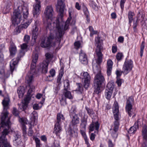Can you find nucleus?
<instances>
[{
  "mask_svg": "<svg viewBox=\"0 0 147 147\" xmlns=\"http://www.w3.org/2000/svg\"><path fill=\"white\" fill-rule=\"evenodd\" d=\"M13 136L14 137L13 144L15 145L18 146L21 142L20 135L19 132H15Z\"/></svg>",
  "mask_w": 147,
  "mask_h": 147,
  "instance_id": "nucleus-22",
  "label": "nucleus"
},
{
  "mask_svg": "<svg viewBox=\"0 0 147 147\" xmlns=\"http://www.w3.org/2000/svg\"><path fill=\"white\" fill-rule=\"evenodd\" d=\"M49 73L50 75L47 76L45 79V81H51V80L50 79L51 77H53L55 75V71L54 69H51L49 71Z\"/></svg>",
  "mask_w": 147,
  "mask_h": 147,
  "instance_id": "nucleus-31",
  "label": "nucleus"
},
{
  "mask_svg": "<svg viewBox=\"0 0 147 147\" xmlns=\"http://www.w3.org/2000/svg\"><path fill=\"white\" fill-rule=\"evenodd\" d=\"M65 1V0H58L57 4L56 6V11L59 12V15L61 17L63 16L64 12Z\"/></svg>",
  "mask_w": 147,
  "mask_h": 147,
  "instance_id": "nucleus-16",
  "label": "nucleus"
},
{
  "mask_svg": "<svg viewBox=\"0 0 147 147\" xmlns=\"http://www.w3.org/2000/svg\"><path fill=\"white\" fill-rule=\"evenodd\" d=\"M10 53V55L13 57L17 52L16 46L14 44H11L9 49Z\"/></svg>",
  "mask_w": 147,
  "mask_h": 147,
  "instance_id": "nucleus-29",
  "label": "nucleus"
},
{
  "mask_svg": "<svg viewBox=\"0 0 147 147\" xmlns=\"http://www.w3.org/2000/svg\"><path fill=\"white\" fill-rule=\"evenodd\" d=\"M61 129L60 124L58 123H56L55 125L53 132L57 136H59L61 131Z\"/></svg>",
  "mask_w": 147,
  "mask_h": 147,
  "instance_id": "nucleus-24",
  "label": "nucleus"
},
{
  "mask_svg": "<svg viewBox=\"0 0 147 147\" xmlns=\"http://www.w3.org/2000/svg\"><path fill=\"white\" fill-rule=\"evenodd\" d=\"M122 73H123V71H121V70H117L116 72V74L117 75V78H119Z\"/></svg>",
  "mask_w": 147,
  "mask_h": 147,
  "instance_id": "nucleus-57",
  "label": "nucleus"
},
{
  "mask_svg": "<svg viewBox=\"0 0 147 147\" xmlns=\"http://www.w3.org/2000/svg\"><path fill=\"white\" fill-rule=\"evenodd\" d=\"M78 87L76 91L77 93L81 94L82 93L83 90V87L81 83H77V84Z\"/></svg>",
  "mask_w": 147,
  "mask_h": 147,
  "instance_id": "nucleus-36",
  "label": "nucleus"
},
{
  "mask_svg": "<svg viewBox=\"0 0 147 147\" xmlns=\"http://www.w3.org/2000/svg\"><path fill=\"white\" fill-rule=\"evenodd\" d=\"M69 90H63L62 96L64 97L65 98H68L71 99L73 98L71 92L69 91Z\"/></svg>",
  "mask_w": 147,
  "mask_h": 147,
  "instance_id": "nucleus-28",
  "label": "nucleus"
},
{
  "mask_svg": "<svg viewBox=\"0 0 147 147\" xmlns=\"http://www.w3.org/2000/svg\"><path fill=\"white\" fill-rule=\"evenodd\" d=\"M117 46L115 45H113L112 48V52L113 53H115L117 51Z\"/></svg>",
  "mask_w": 147,
  "mask_h": 147,
  "instance_id": "nucleus-58",
  "label": "nucleus"
},
{
  "mask_svg": "<svg viewBox=\"0 0 147 147\" xmlns=\"http://www.w3.org/2000/svg\"><path fill=\"white\" fill-rule=\"evenodd\" d=\"M125 1L126 0H121L120 5L122 11H123V10L124 4Z\"/></svg>",
  "mask_w": 147,
  "mask_h": 147,
  "instance_id": "nucleus-55",
  "label": "nucleus"
},
{
  "mask_svg": "<svg viewBox=\"0 0 147 147\" xmlns=\"http://www.w3.org/2000/svg\"><path fill=\"white\" fill-rule=\"evenodd\" d=\"M61 104L63 106H65L67 105L66 99L62 96L60 100Z\"/></svg>",
  "mask_w": 147,
  "mask_h": 147,
  "instance_id": "nucleus-47",
  "label": "nucleus"
},
{
  "mask_svg": "<svg viewBox=\"0 0 147 147\" xmlns=\"http://www.w3.org/2000/svg\"><path fill=\"white\" fill-rule=\"evenodd\" d=\"M64 74V68L63 67H61L60 69L59 70V76H63Z\"/></svg>",
  "mask_w": 147,
  "mask_h": 147,
  "instance_id": "nucleus-60",
  "label": "nucleus"
},
{
  "mask_svg": "<svg viewBox=\"0 0 147 147\" xmlns=\"http://www.w3.org/2000/svg\"><path fill=\"white\" fill-rule=\"evenodd\" d=\"M46 59L43 61L41 64V67L43 73H46L47 72L48 66L50 60L52 57V55L49 53L45 54Z\"/></svg>",
  "mask_w": 147,
  "mask_h": 147,
  "instance_id": "nucleus-13",
  "label": "nucleus"
},
{
  "mask_svg": "<svg viewBox=\"0 0 147 147\" xmlns=\"http://www.w3.org/2000/svg\"><path fill=\"white\" fill-rule=\"evenodd\" d=\"M86 109L88 114L90 116H92L94 114V112L92 109H90L87 107H86Z\"/></svg>",
  "mask_w": 147,
  "mask_h": 147,
  "instance_id": "nucleus-49",
  "label": "nucleus"
},
{
  "mask_svg": "<svg viewBox=\"0 0 147 147\" xmlns=\"http://www.w3.org/2000/svg\"><path fill=\"white\" fill-rule=\"evenodd\" d=\"M96 63L92 65L94 73L96 74L94 79V85L101 86L104 83L105 78L101 73V68L99 65L100 63Z\"/></svg>",
  "mask_w": 147,
  "mask_h": 147,
  "instance_id": "nucleus-7",
  "label": "nucleus"
},
{
  "mask_svg": "<svg viewBox=\"0 0 147 147\" xmlns=\"http://www.w3.org/2000/svg\"><path fill=\"white\" fill-rule=\"evenodd\" d=\"M38 57V53L36 51L34 52L32 56V60L31 64L30 70L28 72L26 77V80L30 87V89L28 92V94H30L33 91L35 90V86L31 85V84L33 80V76L36 74L35 68Z\"/></svg>",
  "mask_w": 147,
  "mask_h": 147,
  "instance_id": "nucleus-4",
  "label": "nucleus"
},
{
  "mask_svg": "<svg viewBox=\"0 0 147 147\" xmlns=\"http://www.w3.org/2000/svg\"><path fill=\"white\" fill-rule=\"evenodd\" d=\"M118 123L116 122L115 124H114V127L113 129V132L111 133V135L114 138H116L117 136V131L119 126H118Z\"/></svg>",
  "mask_w": 147,
  "mask_h": 147,
  "instance_id": "nucleus-27",
  "label": "nucleus"
},
{
  "mask_svg": "<svg viewBox=\"0 0 147 147\" xmlns=\"http://www.w3.org/2000/svg\"><path fill=\"white\" fill-rule=\"evenodd\" d=\"M41 2L36 3L33 5L32 13L34 17L37 18L40 14L41 7Z\"/></svg>",
  "mask_w": 147,
  "mask_h": 147,
  "instance_id": "nucleus-17",
  "label": "nucleus"
},
{
  "mask_svg": "<svg viewBox=\"0 0 147 147\" xmlns=\"http://www.w3.org/2000/svg\"><path fill=\"white\" fill-rule=\"evenodd\" d=\"M112 91L105 90V96L107 99H109L111 98L112 95Z\"/></svg>",
  "mask_w": 147,
  "mask_h": 147,
  "instance_id": "nucleus-44",
  "label": "nucleus"
},
{
  "mask_svg": "<svg viewBox=\"0 0 147 147\" xmlns=\"http://www.w3.org/2000/svg\"><path fill=\"white\" fill-rule=\"evenodd\" d=\"M80 78L83 80L82 82L85 88H88L90 85L91 79L90 76L89 74L87 72L81 73Z\"/></svg>",
  "mask_w": 147,
  "mask_h": 147,
  "instance_id": "nucleus-12",
  "label": "nucleus"
},
{
  "mask_svg": "<svg viewBox=\"0 0 147 147\" xmlns=\"http://www.w3.org/2000/svg\"><path fill=\"white\" fill-rule=\"evenodd\" d=\"M124 40V38L122 36H119L118 39V41L120 43H123Z\"/></svg>",
  "mask_w": 147,
  "mask_h": 147,
  "instance_id": "nucleus-63",
  "label": "nucleus"
},
{
  "mask_svg": "<svg viewBox=\"0 0 147 147\" xmlns=\"http://www.w3.org/2000/svg\"><path fill=\"white\" fill-rule=\"evenodd\" d=\"M142 135L144 139L147 140V126L146 125H143L142 130Z\"/></svg>",
  "mask_w": 147,
  "mask_h": 147,
  "instance_id": "nucleus-32",
  "label": "nucleus"
},
{
  "mask_svg": "<svg viewBox=\"0 0 147 147\" xmlns=\"http://www.w3.org/2000/svg\"><path fill=\"white\" fill-rule=\"evenodd\" d=\"M113 113H119V106L117 102L115 101L114 102L113 105Z\"/></svg>",
  "mask_w": 147,
  "mask_h": 147,
  "instance_id": "nucleus-41",
  "label": "nucleus"
},
{
  "mask_svg": "<svg viewBox=\"0 0 147 147\" xmlns=\"http://www.w3.org/2000/svg\"><path fill=\"white\" fill-rule=\"evenodd\" d=\"M122 80V79H120L119 78H117L116 83L117 84L118 86L119 87L121 86Z\"/></svg>",
  "mask_w": 147,
  "mask_h": 147,
  "instance_id": "nucleus-59",
  "label": "nucleus"
},
{
  "mask_svg": "<svg viewBox=\"0 0 147 147\" xmlns=\"http://www.w3.org/2000/svg\"><path fill=\"white\" fill-rule=\"evenodd\" d=\"M108 143V147H114V144H113L111 140L109 139Z\"/></svg>",
  "mask_w": 147,
  "mask_h": 147,
  "instance_id": "nucleus-64",
  "label": "nucleus"
},
{
  "mask_svg": "<svg viewBox=\"0 0 147 147\" xmlns=\"http://www.w3.org/2000/svg\"><path fill=\"white\" fill-rule=\"evenodd\" d=\"M64 88L63 90H69V84L68 80H65L64 82Z\"/></svg>",
  "mask_w": 147,
  "mask_h": 147,
  "instance_id": "nucleus-45",
  "label": "nucleus"
},
{
  "mask_svg": "<svg viewBox=\"0 0 147 147\" xmlns=\"http://www.w3.org/2000/svg\"><path fill=\"white\" fill-rule=\"evenodd\" d=\"M12 113L13 115L16 116H18L19 115V112L17 109L15 107L13 108Z\"/></svg>",
  "mask_w": 147,
  "mask_h": 147,
  "instance_id": "nucleus-54",
  "label": "nucleus"
},
{
  "mask_svg": "<svg viewBox=\"0 0 147 147\" xmlns=\"http://www.w3.org/2000/svg\"><path fill=\"white\" fill-rule=\"evenodd\" d=\"M145 42L144 41L142 42L141 45L140 46V56L142 57L143 56V53L144 52V50L145 48Z\"/></svg>",
  "mask_w": 147,
  "mask_h": 147,
  "instance_id": "nucleus-42",
  "label": "nucleus"
},
{
  "mask_svg": "<svg viewBox=\"0 0 147 147\" xmlns=\"http://www.w3.org/2000/svg\"><path fill=\"white\" fill-rule=\"evenodd\" d=\"M134 15V12L129 11L128 12L129 23L131 24L133 19V16Z\"/></svg>",
  "mask_w": 147,
  "mask_h": 147,
  "instance_id": "nucleus-43",
  "label": "nucleus"
},
{
  "mask_svg": "<svg viewBox=\"0 0 147 147\" xmlns=\"http://www.w3.org/2000/svg\"><path fill=\"white\" fill-rule=\"evenodd\" d=\"M138 128V125L135 123L134 126L130 128L128 131V133L130 134H134Z\"/></svg>",
  "mask_w": 147,
  "mask_h": 147,
  "instance_id": "nucleus-33",
  "label": "nucleus"
},
{
  "mask_svg": "<svg viewBox=\"0 0 147 147\" xmlns=\"http://www.w3.org/2000/svg\"><path fill=\"white\" fill-rule=\"evenodd\" d=\"M30 100V98L28 96L26 97L23 101L21 104L19 105L18 109L22 111H24L27 107L28 104Z\"/></svg>",
  "mask_w": 147,
  "mask_h": 147,
  "instance_id": "nucleus-18",
  "label": "nucleus"
},
{
  "mask_svg": "<svg viewBox=\"0 0 147 147\" xmlns=\"http://www.w3.org/2000/svg\"><path fill=\"white\" fill-rule=\"evenodd\" d=\"M10 2L8 3L4 7L3 9V12L4 13H7L10 9V6L11 5Z\"/></svg>",
  "mask_w": 147,
  "mask_h": 147,
  "instance_id": "nucleus-38",
  "label": "nucleus"
},
{
  "mask_svg": "<svg viewBox=\"0 0 147 147\" xmlns=\"http://www.w3.org/2000/svg\"><path fill=\"white\" fill-rule=\"evenodd\" d=\"M101 86L96 85H94V93L97 94L99 95V93L101 92Z\"/></svg>",
  "mask_w": 147,
  "mask_h": 147,
  "instance_id": "nucleus-39",
  "label": "nucleus"
},
{
  "mask_svg": "<svg viewBox=\"0 0 147 147\" xmlns=\"http://www.w3.org/2000/svg\"><path fill=\"white\" fill-rule=\"evenodd\" d=\"M27 43H23L21 45V50L18 55V57L16 59H12L10 62V67L11 74H12L13 71L15 70L16 67V65L20 59L24 55L25 53L23 50L26 49L27 47Z\"/></svg>",
  "mask_w": 147,
  "mask_h": 147,
  "instance_id": "nucleus-9",
  "label": "nucleus"
},
{
  "mask_svg": "<svg viewBox=\"0 0 147 147\" xmlns=\"http://www.w3.org/2000/svg\"><path fill=\"white\" fill-rule=\"evenodd\" d=\"M114 115V118L115 119V121L114 122V124H115V123L116 122H117L118 123V126H119V113H113Z\"/></svg>",
  "mask_w": 147,
  "mask_h": 147,
  "instance_id": "nucleus-50",
  "label": "nucleus"
},
{
  "mask_svg": "<svg viewBox=\"0 0 147 147\" xmlns=\"http://www.w3.org/2000/svg\"><path fill=\"white\" fill-rule=\"evenodd\" d=\"M123 55V54L121 53H118L116 55V57L118 61L121 60L122 59Z\"/></svg>",
  "mask_w": 147,
  "mask_h": 147,
  "instance_id": "nucleus-48",
  "label": "nucleus"
},
{
  "mask_svg": "<svg viewBox=\"0 0 147 147\" xmlns=\"http://www.w3.org/2000/svg\"><path fill=\"white\" fill-rule=\"evenodd\" d=\"M66 134L68 137H69L70 140L71 137L76 136L77 133L74 131L72 130L71 128H69V129L66 131Z\"/></svg>",
  "mask_w": 147,
  "mask_h": 147,
  "instance_id": "nucleus-30",
  "label": "nucleus"
},
{
  "mask_svg": "<svg viewBox=\"0 0 147 147\" xmlns=\"http://www.w3.org/2000/svg\"><path fill=\"white\" fill-rule=\"evenodd\" d=\"M99 126L100 124L98 121H96V122L92 121L88 127L89 132H91L93 131L94 130L98 131Z\"/></svg>",
  "mask_w": 147,
  "mask_h": 147,
  "instance_id": "nucleus-20",
  "label": "nucleus"
},
{
  "mask_svg": "<svg viewBox=\"0 0 147 147\" xmlns=\"http://www.w3.org/2000/svg\"><path fill=\"white\" fill-rule=\"evenodd\" d=\"M74 45L75 47L77 49H78L81 47V43L79 41L75 42Z\"/></svg>",
  "mask_w": 147,
  "mask_h": 147,
  "instance_id": "nucleus-56",
  "label": "nucleus"
},
{
  "mask_svg": "<svg viewBox=\"0 0 147 147\" xmlns=\"http://www.w3.org/2000/svg\"><path fill=\"white\" fill-rule=\"evenodd\" d=\"M64 119L63 115L60 113L58 114L57 116V121L56 123H58L59 124L61 123V121Z\"/></svg>",
  "mask_w": 147,
  "mask_h": 147,
  "instance_id": "nucleus-40",
  "label": "nucleus"
},
{
  "mask_svg": "<svg viewBox=\"0 0 147 147\" xmlns=\"http://www.w3.org/2000/svg\"><path fill=\"white\" fill-rule=\"evenodd\" d=\"M53 13V9L51 5H48L46 7L44 12L45 18H43V22L46 29L51 28L53 25L51 22L52 21Z\"/></svg>",
  "mask_w": 147,
  "mask_h": 147,
  "instance_id": "nucleus-6",
  "label": "nucleus"
},
{
  "mask_svg": "<svg viewBox=\"0 0 147 147\" xmlns=\"http://www.w3.org/2000/svg\"><path fill=\"white\" fill-rule=\"evenodd\" d=\"M13 13L11 19L12 23L14 26L18 25L22 21L20 27L26 29L32 21L31 19H28V7L23 1H20L18 3L17 9L15 10Z\"/></svg>",
  "mask_w": 147,
  "mask_h": 147,
  "instance_id": "nucleus-1",
  "label": "nucleus"
},
{
  "mask_svg": "<svg viewBox=\"0 0 147 147\" xmlns=\"http://www.w3.org/2000/svg\"><path fill=\"white\" fill-rule=\"evenodd\" d=\"M133 67V62L131 59H126L123 67V72L125 75L131 71Z\"/></svg>",
  "mask_w": 147,
  "mask_h": 147,
  "instance_id": "nucleus-15",
  "label": "nucleus"
},
{
  "mask_svg": "<svg viewBox=\"0 0 147 147\" xmlns=\"http://www.w3.org/2000/svg\"><path fill=\"white\" fill-rule=\"evenodd\" d=\"M9 102L10 99L8 96L5 98L2 102L3 110L5 112L2 114L1 118V126L0 128L1 129H3V131L0 134V147L1 145H3V147H11L10 143L5 138L6 136L8 134L10 129V122L8 117V113L7 111L9 108Z\"/></svg>",
  "mask_w": 147,
  "mask_h": 147,
  "instance_id": "nucleus-2",
  "label": "nucleus"
},
{
  "mask_svg": "<svg viewBox=\"0 0 147 147\" xmlns=\"http://www.w3.org/2000/svg\"><path fill=\"white\" fill-rule=\"evenodd\" d=\"M90 6L94 10H96L98 9V7L97 5L94 2H91L90 3Z\"/></svg>",
  "mask_w": 147,
  "mask_h": 147,
  "instance_id": "nucleus-53",
  "label": "nucleus"
},
{
  "mask_svg": "<svg viewBox=\"0 0 147 147\" xmlns=\"http://www.w3.org/2000/svg\"><path fill=\"white\" fill-rule=\"evenodd\" d=\"M71 20V18H68L66 21L64 26H61L58 20L57 19L56 23L53 22L51 26V30L54 32V34L58 39L57 44L61 42L62 36L65 33V31L69 29V26Z\"/></svg>",
  "mask_w": 147,
  "mask_h": 147,
  "instance_id": "nucleus-5",
  "label": "nucleus"
},
{
  "mask_svg": "<svg viewBox=\"0 0 147 147\" xmlns=\"http://www.w3.org/2000/svg\"><path fill=\"white\" fill-rule=\"evenodd\" d=\"M84 139L85 141V144L87 145V147H90V144L88 142V139L87 137H85Z\"/></svg>",
  "mask_w": 147,
  "mask_h": 147,
  "instance_id": "nucleus-61",
  "label": "nucleus"
},
{
  "mask_svg": "<svg viewBox=\"0 0 147 147\" xmlns=\"http://www.w3.org/2000/svg\"><path fill=\"white\" fill-rule=\"evenodd\" d=\"M30 40V37L28 35H26L24 36V40L26 43H28L29 41Z\"/></svg>",
  "mask_w": 147,
  "mask_h": 147,
  "instance_id": "nucleus-52",
  "label": "nucleus"
},
{
  "mask_svg": "<svg viewBox=\"0 0 147 147\" xmlns=\"http://www.w3.org/2000/svg\"><path fill=\"white\" fill-rule=\"evenodd\" d=\"M45 99L40 102L38 104H34L33 106V109L34 110H38L39 109L42 107V104H43Z\"/></svg>",
  "mask_w": 147,
  "mask_h": 147,
  "instance_id": "nucleus-37",
  "label": "nucleus"
},
{
  "mask_svg": "<svg viewBox=\"0 0 147 147\" xmlns=\"http://www.w3.org/2000/svg\"><path fill=\"white\" fill-rule=\"evenodd\" d=\"M113 62L111 59L108 60L107 61V75L109 76L111 75L112 69Z\"/></svg>",
  "mask_w": 147,
  "mask_h": 147,
  "instance_id": "nucleus-25",
  "label": "nucleus"
},
{
  "mask_svg": "<svg viewBox=\"0 0 147 147\" xmlns=\"http://www.w3.org/2000/svg\"><path fill=\"white\" fill-rule=\"evenodd\" d=\"M34 140L36 144V147H41L40 140L37 138H35Z\"/></svg>",
  "mask_w": 147,
  "mask_h": 147,
  "instance_id": "nucleus-51",
  "label": "nucleus"
},
{
  "mask_svg": "<svg viewBox=\"0 0 147 147\" xmlns=\"http://www.w3.org/2000/svg\"><path fill=\"white\" fill-rule=\"evenodd\" d=\"M19 121L22 125V127L23 135H26L27 134V128L25 124H27L26 119L23 118H20Z\"/></svg>",
  "mask_w": 147,
  "mask_h": 147,
  "instance_id": "nucleus-23",
  "label": "nucleus"
},
{
  "mask_svg": "<svg viewBox=\"0 0 147 147\" xmlns=\"http://www.w3.org/2000/svg\"><path fill=\"white\" fill-rule=\"evenodd\" d=\"M100 37L98 35L96 37L95 41L96 46L95 53L94 54V57L97 63H101L102 61V54L101 52L102 49V42L100 40Z\"/></svg>",
  "mask_w": 147,
  "mask_h": 147,
  "instance_id": "nucleus-8",
  "label": "nucleus"
},
{
  "mask_svg": "<svg viewBox=\"0 0 147 147\" xmlns=\"http://www.w3.org/2000/svg\"><path fill=\"white\" fill-rule=\"evenodd\" d=\"M75 7L78 10H80L81 9V6L80 5L79 3L78 2L76 3Z\"/></svg>",
  "mask_w": 147,
  "mask_h": 147,
  "instance_id": "nucleus-62",
  "label": "nucleus"
},
{
  "mask_svg": "<svg viewBox=\"0 0 147 147\" xmlns=\"http://www.w3.org/2000/svg\"><path fill=\"white\" fill-rule=\"evenodd\" d=\"M38 26L35 22V25L33 26L32 30V40L34 42H36L38 37Z\"/></svg>",
  "mask_w": 147,
  "mask_h": 147,
  "instance_id": "nucleus-19",
  "label": "nucleus"
},
{
  "mask_svg": "<svg viewBox=\"0 0 147 147\" xmlns=\"http://www.w3.org/2000/svg\"><path fill=\"white\" fill-rule=\"evenodd\" d=\"M18 93L20 98L22 97L24 93V88L23 86H20L18 89Z\"/></svg>",
  "mask_w": 147,
  "mask_h": 147,
  "instance_id": "nucleus-34",
  "label": "nucleus"
},
{
  "mask_svg": "<svg viewBox=\"0 0 147 147\" xmlns=\"http://www.w3.org/2000/svg\"><path fill=\"white\" fill-rule=\"evenodd\" d=\"M30 115V121L29 123V128L28 133V136H32L34 133V131L32 129V126L36 125L37 123V112L35 111H34L31 113Z\"/></svg>",
  "mask_w": 147,
  "mask_h": 147,
  "instance_id": "nucleus-11",
  "label": "nucleus"
},
{
  "mask_svg": "<svg viewBox=\"0 0 147 147\" xmlns=\"http://www.w3.org/2000/svg\"><path fill=\"white\" fill-rule=\"evenodd\" d=\"M79 60L82 64H87L88 63L87 56L85 52L82 50H81L80 53Z\"/></svg>",
  "mask_w": 147,
  "mask_h": 147,
  "instance_id": "nucleus-21",
  "label": "nucleus"
},
{
  "mask_svg": "<svg viewBox=\"0 0 147 147\" xmlns=\"http://www.w3.org/2000/svg\"><path fill=\"white\" fill-rule=\"evenodd\" d=\"M82 9L86 17H88L89 15V13L87 7L84 5L82 6Z\"/></svg>",
  "mask_w": 147,
  "mask_h": 147,
  "instance_id": "nucleus-46",
  "label": "nucleus"
},
{
  "mask_svg": "<svg viewBox=\"0 0 147 147\" xmlns=\"http://www.w3.org/2000/svg\"><path fill=\"white\" fill-rule=\"evenodd\" d=\"M71 118L72 119L71 123L72 125H76L79 123L80 118L77 114H75Z\"/></svg>",
  "mask_w": 147,
  "mask_h": 147,
  "instance_id": "nucleus-26",
  "label": "nucleus"
},
{
  "mask_svg": "<svg viewBox=\"0 0 147 147\" xmlns=\"http://www.w3.org/2000/svg\"><path fill=\"white\" fill-rule=\"evenodd\" d=\"M114 87V83L111 81L109 82L107 84L105 90L113 92Z\"/></svg>",
  "mask_w": 147,
  "mask_h": 147,
  "instance_id": "nucleus-35",
  "label": "nucleus"
},
{
  "mask_svg": "<svg viewBox=\"0 0 147 147\" xmlns=\"http://www.w3.org/2000/svg\"><path fill=\"white\" fill-rule=\"evenodd\" d=\"M134 98L132 96L129 97L127 99L125 106V111L130 117H134L136 115L135 109L133 108Z\"/></svg>",
  "mask_w": 147,
  "mask_h": 147,
  "instance_id": "nucleus-10",
  "label": "nucleus"
},
{
  "mask_svg": "<svg viewBox=\"0 0 147 147\" xmlns=\"http://www.w3.org/2000/svg\"><path fill=\"white\" fill-rule=\"evenodd\" d=\"M133 67V62L131 59H126L123 67V72L125 75L131 71Z\"/></svg>",
  "mask_w": 147,
  "mask_h": 147,
  "instance_id": "nucleus-14",
  "label": "nucleus"
},
{
  "mask_svg": "<svg viewBox=\"0 0 147 147\" xmlns=\"http://www.w3.org/2000/svg\"><path fill=\"white\" fill-rule=\"evenodd\" d=\"M50 31V34L47 38L45 37L42 38L40 43L41 46L44 48L50 47H53L56 48V49L60 48L61 46L60 45L61 42L57 44L58 39L54 34V32L51 30V28H47Z\"/></svg>",
  "mask_w": 147,
  "mask_h": 147,
  "instance_id": "nucleus-3",
  "label": "nucleus"
}]
</instances>
